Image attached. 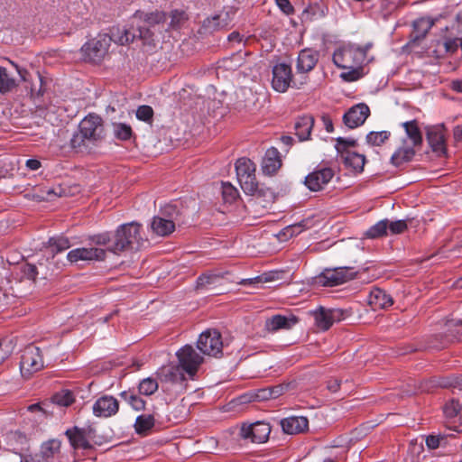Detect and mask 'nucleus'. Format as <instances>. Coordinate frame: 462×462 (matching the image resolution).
Masks as SVG:
<instances>
[{
	"mask_svg": "<svg viewBox=\"0 0 462 462\" xmlns=\"http://www.w3.org/2000/svg\"><path fill=\"white\" fill-rule=\"evenodd\" d=\"M153 116V110L150 106H140L136 110V117L143 122H151Z\"/></svg>",
	"mask_w": 462,
	"mask_h": 462,
	"instance_id": "obj_52",
	"label": "nucleus"
},
{
	"mask_svg": "<svg viewBox=\"0 0 462 462\" xmlns=\"http://www.w3.org/2000/svg\"><path fill=\"white\" fill-rule=\"evenodd\" d=\"M271 433L269 423L256 421L250 425H243L241 428V436L243 439H250L252 442L263 443Z\"/></svg>",
	"mask_w": 462,
	"mask_h": 462,
	"instance_id": "obj_15",
	"label": "nucleus"
},
{
	"mask_svg": "<svg viewBox=\"0 0 462 462\" xmlns=\"http://www.w3.org/2000/svg\"><path fill=\"white\" fill-rule=\"evenodd\" d=\"M328 389L332 393H337L340 387V381L338 379H331L328 382Z\"/></svg>",
	"mask_w": 462,
	"mask_h": 462,
	"instance_id": "obj_63",
	"label": "nucleus"
},
{
	"mask_svg": "<svg viewBox=\"0 0 462 462\" xmlns=\"http://www.w3.org/2000/svg\"><path fill=\"white\" fill-rule=\"evenodd\" d=\"M106 257V251L97 247H79L69 251L67 259L70 263H78L79 261H101Z\"/></svg>",
	"mask_w": 462,
	"mask_h": 462,
	"instance_id": "obj_19",
	"label": "nucleus"
},
{
	"mask_svg": "<svg viewBox=\"0 0 462 462\" xmlns=\"http://www.w3.org/2000/svg\"><path fill=\"white\" fill-rule=\"evenodd\" d=\"M458 40H459V38L447 39L444 42V48H445L446 52H449V53L456 52L459 47Z\"/></svg>",
	"mask_w": 462,
	"mask_h": 462,
	"instance_id": "obj_58",
	"label": "nucleus"
},
{
	"mask_svg": "<svg viewBox=\"0 0 462 462\" xmlns=\"http://www.w3.org/2000/svg\"><path fill=\"white\" fill-rule=\"evenodd\" d=\"M223 278L220 273H203L198 277L196 282L197 289H205L209 285L215 284L219 282V280Z\"/></svg>",
	"mask_w": 462,
	"mask_h": 462,
	"instance_id": "obj_43",
	"label": "nucleus"
},
{
	"mask_svg": "<svg viewBox=\"0 0 462 462\" xmlns=\"http://www.w3.org/2000/svg\"><path fill=\"white\" fill-rule=\"evenodd\" d=\"M319 58L317 51L304 49L300 51L297 59L296 69L299 73H307L312 70Z\"/></svg>",
	"mask_w": 462,
	"mask_h": 462,
	"instance_id": "obj_22",
	"label": "nucleus"
},
{
	"mask_svg": "<svg viewBox=\"0 0 462 462\" xmlns=\"http://www.w3.org/2000/svg\"><path fill=\"white\" fill-rule=\"evenodd\" d=\"M226 18H222L221 14H216L212 17L205 19L202 23L203 29L207 32H213L215 31L226 28L229 23L227 14H226Z\"/></svg>",
	"mask_w": 462,
	"mask_h": 462,
	"instance_id": "obj_34",
	"label": "nucleus"
},
{
	"mask_svg": "<svg viewBox=\"0 0 462 462\" xmlns=\"http://www.w3.org/2000/svg\"><path fill=\"white\" fill-rule=\"evenodd\" d=\"M454 138L457 142H462V125H458L454 129Z\"/></svg>",
	"mask_w": 462,
	"mask_h": 462,
	"instance_id": "obj_64",
	"label": "nucleus"
},
{
	"mask_svg": "<svg viewBox=\"0 0 462 462\" xmlns=\"http://www.w3.org/2000/svg\"><path fill=\"white\" fill-rule=\"evenodd\" d=\"M388 229V220L378 221L366 231V236L369 238H377L386 234Z\"/></svg>",
	"mask_w": 462,
	"mask_h": 462,
	"instance_id": "obj_48",
	"label": "nucleus"
},
{
	"mask_svg": "<svg viewBox=\"0 0 462 462\" xmlns=\"http://www.w3.org/2000/svg\"><path fill=\"white\" fill-rule=\"evenodd\" d=\"M61 443L58 439H51L44 442L41 448V454L37 459L42 462H50L54 457L60 453Z\"/></svg>",
	"mask_w": 462,
	"mask_h": 462,
	"instance_id": "obj_32",
	"label": "nucleus"
},
{
	"mask_svg": "<svg viewBox=\"0 0 462 462\" xmlns=\"http://www.w3.org/2000/svg\"><path fill=\"white\" fill-rule=\"evenodd\" d=\"M388 229L393 235L402 234L407 229V224L404 220L388 222Z\"/></svg>",
	"mask_w": 462,
	"mask_h": 462,
	"instance_id": "obj_54",
	"label": "nucleus"
},
{
	"mask_svg": "<svg viewBox=\"0 0 462 462\" xmlns=\"http://www.w3.org/2000/svg\"><path fill=\"white\" fill-rule=\"evenodd\" d=\"M281 426L287 434H300L308 430L309 420L303 416H291L282 420Z\"/></svg>",
	"mask_w": 462,
	"mask_h": 462,
	"instance_id": "obj_25",
	"label": "nucleus"
},
{
	"mask_svg": "<svg viewBox=\"0 0 462 462\" xmlns=\"http://www.w3.org/2000/svg\"><path fill=\"white\" fill-rule=\"evenodd\" d=\"M112 37L106 33H98L89 39L80 48L81 57L84 61L89 63H100L108 53Z\"/></svg>",
	"mask_w": 462,
	"mask_h": 462,
	"instance_id": "obj_4",
	"label": "nucleus"
},
{
	"mask_svg": "<svg viewBox=\"0 0 462 462\" xmlns=\"http://www.w3.org/2000/svg\"><path fill=\"white\" fill-rule=\"evenodd\" d=\"M344 164L347 168H351L356 172H361L364 170L365 157L356 152H346L341 154Z\"/></svg>",
	"mask_w": 462,
	"mask_h": 462,
	"instance_id": "obj_30",
	"label": "nucleus"
},
{
	"mask_svg": "<svg viewBox=\"0 0 462 462\" xmlns=\"http://www.w3.org/2000/svg\"><path fill=\"white\" fill-rule=\"evenodd\" d=\"M120 397L125 401L131 407L137 411H143L145 408V402L141 397L129 392L124 391L120 393Z\"/></svg>",
	"mask_w": 462,
	"mask_h": 462,
	"instance_id": "obj_42",
	"label": "nucleus"
},
{
	"mask_svg": "<svg viewBox=\"0 0 462 462\" xmlns=\"http://www.w3.org/2000/svg\"><path fill=\"white\" fill-rule=\"evenodd\" d=\"M65 434L73 449H88L92 447L90 440L93 439L94 430L91 428L73 427L67 430Z\"/></svg>",
	"mask_w": 462,
	"mask_h": 462,
	"instance_id": "obj_14",
	"label": "nucleus"
},
{
	"mask_svg": "<svg viewBox=\"0 0 462 462\" xmlns=\"http://www.w3.org/2000/svg\"><path fill=\"white\" fill-rule=\"evenodd\" d=\"M238 196L237 189L229 182L222 183V197L227 203L234 202Z\"/></svg>",
	"mask_w": 462,
	"mask_h": 462,
	"instance_id": "obj_50",
	"label": "nucleus"
},
{
	"mask_svg": "<svg viewBox=\"0 0 462 462\" xmlns=\"http://www.w3.org/2000/svg\"><path fill=\"white\" fill-rule=\"evenodd\" d=\"M328 8L323 5L313 4L310 5L302 12V20L312 21L314 19L321 18L326 15Z\"/></svg>",
	"mask_w": 462,
	"mask_h": 462,
	"instance_id": "obj_37",
	"label": "nucleus"
},
{
	"mask_svg": "<svg viewBox=\"0 0 462 462\" xmlns=\"http://www.w3.org/2000/svg\"><path fill=\"white\" fill-rule=\"evenodd\" d=\"M402 126L406 134L402 141L420 149L423 139L418 122L416 120L407 121L402 123Z\"/></svg>",
	"mask_w": 462,
	"mask_h": 462,
	"instance_id": "obj_24",
	"label": "nucleus"
},
{
	"mask_svg": "<svg viewBox=\"0 0 462 462\" xmlns=\"http://www.w3.org/2000/svg\"><path fill=\"white\" fill-rule=\"evenodd\" d=\"M371 44L359 46L356 44H346L337 49L333 54L334 64L341 69H353L361 67L365 61H368L367 51Z\"/></svg>",
	"mask_w": 462,
	"mask_h": 462,
	"instance_id": "obj_3",
	"label": "nucleus"
},
{
	"mask_svg": "<svg viewBox=\"0 0 462 462\" xmlns=\"http://www.w3.org/2000/svg\"><path fill=\"white\" fill-rule=\"evenodd\" d=\"M427 141L436 156H444L447 153V131L442 125L429 126L427 128Z\"/></svg>",
	"mask_w": 462,
	"mask_h": 462,
	"instance_id": "obj_12",
	"label": "nucleus"
},
{
	"mask_svg": "<svg viewBox=\"0 0 462 462\" xmlns=\"http://www.w3.org/2000/svg\"><path fill=\"white\" fill-rule=\"evenodd\" d=\"M443 413L448 420L458 417V420L462 421V400L451 399L447 402L443 406Z\"/></svg>",
	"mask_w": 462,
	"mask_h": 462,
	"instance_id": "obj_36",
	"label": "nucleus"
},
{
	"mask_svg": "<svg viewBox=\"0 0 462 462\" xmlns=\"http://www.w3.org/2000/svg\"><path fill=\"white\" fill-rule=\"evenodd\" d=\"M10 63L19 75L21 80L24 82V88L30 90L31 96L33 97H42L45 93L46 82L42 74L39 71L31 73L13 61H10Z\"/></svg>",
	"mask_w": 462,
	"mask_h": 462,
	"instance_id": "obj_8",
	"label": "nucleus"
},
{
	"mask_svg": "<svg viewBox=\"0 0 462 462\" xmlns=\"http://www.w3.org/2000/svg\"><path fill=\"white\" fill-rule=\"evenodd\" d=\"M112 41L120 44L126 45L134 42L136 35L125 28H116V32H112Z\"/></svg>",
	"mask_w": 462,
	"mask_h": 462,
	"instance_id": "obj_41",
	"label": "nucleus"
},
{
	"mask_svg": "<svg viewBox=\"0 0 462 462\" xmlns=\"http://www.w3.org/2000/svg\"><path fill=\"white\" fill-rule=\"evenodd\" d=\"M44 366L40 347L30 345L24 348L21 356L20 369L23 376L30 377Z\"/></svg>",
	"mask_w": 462,
	"mask_h": 462,
	"instance_id": "obj_7",
	"label": "nucleus"
},
{
	"mask_svg": "<svg viewBox=\"0 0 462 462\" xmlns=\"http://www.w3.org/2000/svg\"><path fill=\"white\" fill-rule=\"evenodd\" d=\"M292 72L290 65L278 63L273 68L272 86L277 92L283 93L291 86Z\"/></svg>",
	"mask_w": 462,
	"mask_h": 462,
	"instance_id": "obj_16",
	"label": "nucleus"
},
{
	"mask_svg": "<svg viewBox=\"0 0 462 462\" xmlns=\"http://www.w3.org/2000/svg\"><path fill=\"white\" fill-rule=\"evenodd\" d=\"M335 172L329 167H322L313 171L305 177L304 184L310 191H319L334 178Z\"/></svg>",
	"mask_w": 462,
	"mask_h": 462,
	"instance_id": "obj_13",
	"label": "nucleus"
},
{
	"mask_svg": "<svg viewBox=\"0 0 462 462\" xmlns=\"http://www.w3.org/2000/svg\"><path fill=\"white\" fill-rule=\"evenodd\" d=\"M141 225L137 222H130L121 225L116 231L115 240L109 247V251L119 254L129 248H139L146 240L141 236Z\"/></svg>",
	"mask_w": 462,
	"mask_h": 462,
	"instance_id": "obj_2",
	"label": "nucleus"
},
{
	"mask_svg": "<svg viewBox=\"0 0 462 462\" xmlns=\"http://www.w3.org/2000/svg\"><path fill=\"white\" fill-rule=\"evenodd\" d=\"M74 395L69 390H63L55 393L52 397L53 403L61 406L68 407L74 402Z\"/></svg>",
	"mask_w": 462,
	"mask_h": 462,
	"instance_id": "obj_45",
	"label": "nucleus"
},
{
	"mask_svg": "<svg viewBox=\"0 0 462 462\" xmlns=\"http://www.w3.org/2000/svg\"><path fill=\"white\" fill-rule=\"evenodd\" d=\"M302 231V225L296 224L292 226H289L285 228V235H290L291 236L294 235H298Z\"/></svg>",
	"mask_w": 462,
	"mask_h": 462,
	"instance_id": "obj_61",
	"label": "nucleus"
},
{
	"mask_svg": "<svg viewBox=\"0 0 462 462\" xmlns=\"http://www.w3.org/2000/svg\"><path fill=\"white\" fill-rule=\"evenodd\" d=\"M419 150L420 149L401 141L400 145L391 157V162L396 167L410 162Z\"/></svg>",
	"mask_w": 462,
	"mask_h": 462,
	"instance_id": "obj_21",
	"label": "nucleus"
},
{
	"mask_svg": "<svg viewBox=\"0 0 462 462\" xmlns=\"http://www.w3.org/2000/svg\"><path fill=\"white\" fill-rule=\"evenodd\" d=\"M157 374L162 383L177 385L180 391L186 389V373L179 365L162 367Z\"/></svg>",
	"mask_w": 462,
	"mask_h": 462,
	"instance_id": "obj_17",
	"label": "nucleus"
},
{
	"mask_svg": "<svg viewBox=\"0 0 462 462\" xmlns=\"http://www.w3.org/2000/svg\"><path fill=\"white\" fill-rule=\"evenodd\" d=\"M179 365L190 379H193L199 367L203 363V357L196 352L192 346L186 345L177 351Z\"/></svg>",
	"mask_w": 462,
	"mask_h": 462,
	"instance_id": "obj_10",
	"label": "nucleus"
},
{
	"mask_svg": "<svg viewBox=\"0 0 462 462\" xmlns=\"http://www.w3.org/2000/svg\"><path fill=\"white\" fill-rule=\"evenodd\" d=\"M245 56V52L237 51L230 57L223 59L221 66L227 70H236L244 64Z\"/></svg>",
	"mask_w": 462,
	"mask_h": 462,
	"instance_id": "obj_40",
	"label": "nucleus"
},
{
	"mask_svg": "<svg viewBox=\"0 0 462 462\" xmlns=\"http://www.w3.org/2000/svg\"><path fill=\"white\" fill-rule=\"evenodd\" d=\"M92 409L97 417L108 418L117 413L119 402L111 395H104L94 402Z\"/></svg>",
	"mask_w": 462,
	"mask_h": 462,
	"instance_id": "obj_20",
	"label": "nucleus"
},
{
	"mask_svg": "<svg viewBox=\"0 0 462 462\" xmlns=\"http://www.w3.org/2000/svg\"><path fill=\"white\" fill-rule=\"evenodd\" d=\"M282 166L279 151L274 148H269L262 161V171L266 175L274 174Z\"/></svg>",
	"mask_w": 462,
	"mask_h": 462,
	"instance_id": "obj_26",
	"label": "nucleus"
},
{
	"mask_svg": "<svg viewBox=\"0 0 462 462\" xmlns=\"http://www.w3.org/2000/svg\"><path fill=\"white\" fill-rule=\"evenodd\" d=\"M151 229L157 236H166L175 230V224L171 219L154 217L151 223Z\"/></svg>",
	"mask_w": 462,
	"mask_h": 462,
	"instance_id": "obj_28",
	"label": "nucleus"
},
{
	"mask_svg": "<svg viewBox=\"0 0 462 462\" xmlns=\"http://www.w3.org/2000/svg\"><path fill=\"white\" fill-rule=\"evenodd\" d=\"M26 167L31 171H37L41 168V162L36 159H29L25 162Z\"/></svg>",
	"mask_w": 462,
	"mask_h": 462,
	"instance_id": "obj_62",
	"label": "nucleus"
},
{
	"mask_svg": "<svg viewBox=\"0 0 462 462\" xmlns=\"http://www.w3.org/2000/svg\"><path fill=\"white\" fill-rule=\"evenodd\" d=\"M315 325L321 330H328L331 326V321L328 310L320 307L313 311Z\"/></svg>",
	"mask_w": 462,
	"mask_h": 462,
	"instance_id": "obj_39",
	"label": "nucleus"
},
{
	"mask_svg": "<svg viewBox=\"0 0 462 462\" xmlns=\"http://www.w3.org/2000/svg\"><path fill=\"white\" fill-rule=\"evenodd\" d=\"M48 247L51 249V252L54 254H59L62 251H65L70 247V242L68 237L63 236H53L48 240Z\"/></svg>",
	"mask_w": 462,
	"mask_h": 462,
	"instance_id": "obj_38",
	"label": "nucleus"
},
{
	"mask_svg": "<svg viewBox=\"0 0 462 462\" xmlns=\"http://www.w3.org/2000/svg\"><path fill=\"white\" fill-rule=\"evenodd\" d=\"M299 319L292 315H274L265 322V328L270 332H275L280 329H290L295 326Z\"/></svg>",
	"mask_w": 462,
	"mask_h": 462,
	"instance_id": "obj_23",
	"label": "nucleus"
},
{
	"mask_svg": "<svg viewBox=\"0 0 462 462\" xmlns=\"http://www.w3.org/2000/svg\"><path fill=\"white\" fill-rule=\"evenodd\" d=\"M188 20V14L184 11L173 10L171 13L170 26L172 29L180 28Z\"/></svg>",
	"mask_w": 462,
	"mask_h": 462,
	"instance_id": "obj_49",
	"label": "nucleus"
},
{
	"mask_svg": "<svg viewBox=\"0 0 462 462\" xmlns=\"http://www.w3.org/2000/svg\"><path fill=\"white\" fill-rule=\"evenodd\" d=\"M313 125L314 119L310 116H304L297 119L294 129L295 134L298 136L300 141L309 139Z\"/></svg>",
	"mask_w": 462,
	"mask_h": 462,
	"instance_id": "obj_29",
	"label": "nucleus"
},
{
	"mask_svg": "<svg viewBox=\"0 0 462 462\" xmlns=\"http://www.w3.org/2000/svg\"><path fill=\"white\" fill-rule=\"evenodd\" d=\"M138 390L143 395H152L158 390V383L153 378H144L140 382Z\"/></svg>",
	"mask_w": 462,
	"mask_h": 462,
	"instance_id": "obj_46",
	"label": "nucleus"
},
{
	"mask_svg": "<svg viewBox=\"0 0 462 462\" xmlns=\"http://www.w3.org/2000/svg\"><path fill=\"white\" fill-rule=\"evenodd\" d=\"M370 115V108L364 103L350 107L343 116L344 124L350 129L362 125Z\"/></svg>",
	"mask_w": 462,
	"mask_h": 462,
	"instance_id": "obj_18",
	"label": "nucleus"
},
{
	"mask_svg": "<svg viewBox=\"0 0 462 462\" xmlns=\"http://www.w3.org/2000/svg\"><path fill=\"white\" fill-rule=\"evenodd\" d=\"M391 136L388 131L370 132L366 135V141L369 144L374 146H380Z\"/></svg>",
	"mask_w": 462,
	"mask_h": 462,
	"instance_id": "obj_47",
	"label": "nucleus"
},
{
	"mask_svg": "<svg viewBox=\"0 0 462 462\" xmlns=\"http://www.w3.org/2000/svg\"><path fill=\"white\" fill-rule=\"evenodd\" d=\"M133 19L137 22L139 27L138 37L149 39L151 37L149 28L163 23L166 21V14L157 10L150 13L136 11Z\"/></svg>",
	"mask_w": 462,
	"mask_h": 462,
	"instance_id": "obj_9",
	"label": "nucleus"
},
{
	"mask_svg": "<svg viewBox=\"0 0 462 462\" xmlns=\"http://www.w3.org/2000/svg\"><path fill=\"white\" fill-rule=\"evenodd\" d=\"M435 19L421 17L413 22L412 37L414 41L423 39L435 23Z\"/></svg>",
	"mask_w": 462,
	"mask_h": 462,
	"instance_id": "obj_31",
	"label": "nucleus"
},
{
	"mask_svg": "<svg viewBox=\"0 0 462 462\" xmlns=\"http://www.w3.org/2000/svg\"><path fill=\"white\" fill-rule=\"evenodd\" d=\"M331 324L338 322L345 319V311L341 309L328 310Z\"/></svg>",
	"mask_w": 462,
	"mask_h": 462,
	"instance_id": "obj_57",
	"label": "nucleus"
},
{
	"mask_svg": "<svg viewBox=\"0 0 462 462\" xmlns=\"http://www.w3.org/2000/svg\"><path fill=\"white\" fill-rule=\"evenodd\" d=\"M368 301L374 309H385L393 303L391 295L379 288H374L371 291Z\"/></svg>",
	"mask_w": 462,
	"mask_h": 462,
	"instance_id": "obj_27",
	"label": "nucleus"
},
{
	"mask_svg": "<svg viewBox=\"0 0 462 462\" xmlns=\"http://www.w3.org/2000/svg\"><path fill=\"white\" fill-rule=\"evenodd\" d=\"M18 86L16 79L5 67L0 66V93L11 92Z\"/></svg>",
	"mask_w": 462,
	"mask_h": 462,
	"instance_id": "obj_33",
	"label": "nucleus"
},
{
	"mask_svg": "<svg viewBox=\"0 0 462 462\" xmlns=\"http://www.w3.org/2000/svg\"><path fill=\"white\" fill-rule=\"evenodd\" d=\"M105 135L102 117L95 113H89L79 122L78 130L72 134L70 146L78 152H83L89 145L101 142Z\"/></svg>",
	"mask_w": 462,
	"mask_h": 462,
	"instance_id": "obj_1",
	"label": "nucleus"
},
{
	"mask_svg": "<svg viewBox=\"0 0 462 462\" xmlns=\"http://www.w3.org/2000/svg\"><path fill=\"white\" fill-rule=\"evenodd\" d=\"M356 275L353 267L326 268L315 277V283L323 287H334L343 284Z\"/></svg>",
	"mask_w": 462,
	"mask_h": 462,
	"instance_id": "obj_6",
	"label": "nucleus"
},
{
	"mask_svg": "<svg viewBox=\"0 0 462 462\" xmlns=\"http://www.w3.org/2000/svg\"><path fill=\"white\" fill-rule=\"evenodd\" d=\"M92 241L96 245H106L109 243L110 236L107 234H100V235L95 236L92 238Z\"/></svg>",
	"mask_w": 462,
	"mask_h": 462,
	"instance_id": "obj_59",
	"label": "nucleus"
},
{
	"mask_svg": "<svg viewBox=\"0 0 462 462\" xmlns=\"http://www.w3.org/2000/svg\"><path fill=\"white\" fill-rule=\"evenodd\" d=\"M348 70L341 73L340 77L348 82L356 81L362 77L361 67L347 69Z\"/></svg>",
	"mask_w": 462,
	"mask_h": 462,
	"instance_id": "obj_53",
	"label": "nucleus"
},
{
	"mask_svg": "<svg viewBox=\"0 0 462 462\" xmlns=\"http://www.w3.org/2000/svg\"><path fill=\"white\" fill-rule=\"evenodd\" d=\"M113 133L115 137L121 141H127L133 135L132 127L125 123H114Z\"/></svg>",
	"mask_w": 462,
	"mask_h": 462,
	"instance_id": "obj_44",
	"label": "nucleus"
},
{
	"mask_svg": "<svg viewBox=\"0 0 462 462\" xmlns=\"http://www.w3.org/2000/svg\"><path fill=\"white\" fill-rule=\"evenodd\" d=\"M356 145V141L353 138H343L338 137L336 143V149L338 153L343 154L346 152H350V147H355Z\"/></svg>",
	"mask_w": 462,
	"mask_h": 462,
	"instance_id": "obj_51",
	"label": "nucleus"
},
{
	"mask_svg": "<svg viewBox=\"0 0 462 462\" xmlns=\"http://www.w3.org/2000/svg\"><path fill=\"white\" fill-rule=\"evenodd\" d=\"M440 439L436 436H428L426 445L430 449H436L439 447Z\"/></svg>",
	"mask_w": 462,
	"mask_h": 462,
	"instance_id": "obj_60",
	"label": "nucleus"
},
{
	"mask_svg": "<svg viewBox=\"0 0 462 462\" xmlns=\"http://www.w3.org/2000/svg\"><path fill=\"white\" fill-rule=\"evenodd\" d=\"M275 3L283 14L290 15L294 13V8L289 0H275Z\"/></svg>",
	"mask_w": 462,
	"mask_h": 462,
	"instance_id": "obj_56",
	"label": "nucleus"
},
{
	"mask_svg": "<svg viewBox=\"0 0 462 462\" xmlns=\"http://www.w3.org/2000/svg\"><path fill=\"white\" fill-rule=\"evenodd\" d=\"M12 347L7 340H0V364H2L11 354Z\"/></svg>",
	"mask_w": 462,
	"mask_h": 462,
	"instance_id": "obj_55",
	"label": "nucleus"
},
{
	"mask_svg": "<svg viewBox=\"0 0 462 462\" xmlns=\"http://www.w3.org/2000/svg\"><path fill=\"white\" fill-rule=\"evenodd\" d=\"M155 420L151 414L139 415L134 422V430L139 435H146L154 426Z\"/></svg>",
	"mask_w": 462,
	"mask_h": 462,
	"instance_id": "obj_35",
	"label": "nucleus"
},
{
	"mask_svg": "<svg viewBox=\"0 0 462 462\" xmlns=\"http://www.w3.org/2000/svg\"><path fill=\"white\" fill-rule=\"evenodd\" d=\"M256 166L248 158H239L236 162V171L239 184L245 193L253 195L258 189L255 176Z\"/></svg>",
	"mask_w": 462,
	"mask_h": 462,
	"instance_id": "obj_5",
	"label": "nucleus"
},
{
	"mask_svg": "<svg viewBox=\"0 0 462 462\" xmlns=\"http://www.w3.org/2000/svg\"><path fill=\"white\" fill-rule=\"evenodd\" d=\"M197 346L205 355L217 356L223 348L221 334L217 329L202 332L197 341Z\"/></svg>",
	"mask_w": 462,
	"mask_h": 462,
	"instance_id": "obj_11",
	"label": "nucleus"
}]
</instances>
